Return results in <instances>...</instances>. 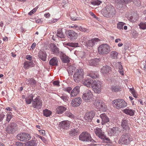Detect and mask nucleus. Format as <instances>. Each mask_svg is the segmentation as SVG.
<instances>
[{
    "instance_id": "obj_1",
    "label": "nucleus",
    "mask_w": 146,
    "mask_h": 146,
    "mask_svg": "<svg viewBox=\"0 0 146 146\" xmlns=\"http://www.w3.org/2000/svg\"><path fill=\"white\" fill-rule=\"evenodd\" d=\"M104 16L107 18H111L116 14V11L114 7L111 5H107L105 8Z\"/></svg>"
},
{
    "instance_id": "obj_2",
    "label": "nucleus",
    "mask_w": 146,
    "mask_h": 146,
    "mask_svg": "<svg viewBox=\"0 0 146 146\" xmlns=\"http://www.w3.org/2000/svg\"><path fill=\"white\" fill-rule=\"evenodd\" d=\"M94 131L96 136L102 139L104 142L107 143L110 142V139L106 137L105 133L102 131L101 129L96 127L94 129Z\"/></svg>"
},
{
    "instance_id": "obj_3",
    "label": "nucleus",
    "mask_w": 146,
    "mask_h": 146,
    "mask_svg": "<svg viewBox=\"0 0 146 146\" xmlns=\"http://www.w3.org/2000/svg\"><path fill=\"white\" fill-rule=\"evenodd\" d=\"M83 77V70L82 69H77L73 75V79L74 81L78 83L82 80Z\"/></svg>"
},
{
    "instance_id": "obj_4",
    "label": "nucleus",
    "mask_w": 146,
    "mask_h": 146,
    "mask_svg": "<svg viewBox=\"0 0 146 146\" xmlns=\"http://www.w3.org/2000/svg\"><path fill=\"white\" fill-rule=\"evenodd\" d=\"M132 139L130 137L129 134L128 133H125L121 136L119 142L121 144L127 145L129 143L130 141H132Z\"/></svg>"
},
{
    "instance_id": "obj_5",
    "label": "nucleus",
    "mask_w": 146,
    "mask_h": 146,
    "mask_svg": "<svg viewBox=\"0 0 146 146\" xmlns=\"http://www.w3.org/2000/svg\"><path fill=\"white\" fill-rule=\"evenodd\" d=\"M111 48L108 44H104L101 45L98 48V51L101 54H107L111 51Z\"/></svg>"
},
{
    "instance_id": "obj_6",
    "label": "nucleus",
    "mask_w": 146,
    "mask_h": 146,
    "mask_svg": "<svg viewBox=\"0 0 146 146\" xmlns=\"http://www.w3.org/2000/svg\"><path fill=\"white\" fill-rule=\"evenodd\" d=\"M112 104L114 107L118 109L123 108L127 106V103L124 100L121 99L113 100Z\"/></svg>"
},
{
    "instance_id": "obj_7",
    "label": "nucleus",
    "mask_w": 146,
    "mask_h": 146,
    "mask_svg": "<svg viewBox=\"0 0 146 146\" xmlns=\"http://www.w3.org/2000/svg\"><path fill=\"white\" fill-rule=\"evenodd\" d=\"M79 139L83 141L94 142V140L92 139L90 134L86 132L82 133L79 136Z\"/></svg>"
},
{
    "instance_id": "obj_8",
    "label": "nucleus",
    "mask_w": 146,
    "mask_h": 146,
    "mask_svg": "<svg viewBox=\"0 0 146 146\" xmlns=\"http://www.w3.org/2000/svg\"><path fill=\"white\" fill-rule=\"evenodd\" d=\"M18 129L17 124L14 122L10 123L6 128V131L9 134H13Z\"/></svg>"
},
{
    "instance_id": "obj_9",
    "label": "nucleus",
    "mask_w": 146,
    "mask_h": 146,
    "mask_svg": "<svg viewBox=\"0 0 146 146\" xmlns=\"http://www.w3.org/2000/svg\"><path fill=\"white\" fill-rule=\"evenodd\" d=\"M17 138L18 140L22 141H25L30 140L31 137L28 133H22L19 134L17 135Z\"/></svg>"
},
{
    "instance_id": "obj_10",
    "label": "nucleus",
    "mask_w": 146,
    "mask_h": 146,
    "mask_svg": "<svg viewBox=\"0 0 146 146\" xmlns=\"http://www.w3.org/2000/svg\"><path fill=\"white\" fill-rule=\"evenodd\" d=\"M93 97V94L91 91L89 90H87L85 91L83 94L82 99L85 102H89Z\"/></svg>"
},
{
    "instance_id": "obj_11",
    "label": "nucleus",
    "mask_w": 146,
    "mask_h": 146,
    "mask_svg": "<svg viewBox=\"0 0 146 146\" xmlns=\"http://www.w3.org/2000/svg\"><path fill=\"white\" fill-rule=\"evenodd\" d=\"M102 82L101 81L94 80L92 84V88L93 89L95 93H99L100 92Z\"/></svg>"
},
{
    "instance_id": "obj_12",
    "label": "nucleus",
    "mask_w": 146,
    "mask_h": 146,
    "mask_svg": "<svg viewBox=\"0 0 146 146\" xmlns=\"http://www.w3.org/2000/svg\"><path fill=\"white\" fill-rule=\"evenodd\" d=\"M42 101L38 96H37L33 100L32 106L34 108H40L42 106Z\"/></svg>"
},
{
    "instance_id": "obj_13",
    "label": "nucleus",
    "mask_w": 146,
    "mask_h": 146,
    "mask_svg": "<svg viewBox=\"0 0 146 146\" xmlns=\"http://www.w3.org/2000/svg\"><path fill=\"white\" fill-rule=\"evenodd\" d=\"M70 126V122L68 121H62L59 124L60 129L61 131L67 130Z\"/></svg>"
},
{
    "instance_id": "obj_14",
    "label": "nucleus",
    "mask_w": 146,
    "mask_h": 146,
    "mask_svg": "<svg viewBox=\"0 0 146 146\" xmlns=\"http://www.w3.org/2000/svg\"><path fill=\"white\" fill-rule=\"evenodd\" d=\"M95 115V114L94 111H91L86 113L84 118L86 121L90 122L94 116Z\"/></svg>"
},
{
    "instance_id": "obj_15",
    "label": "nucleus",
    "mask_w": 146,
    "mask_h": 146,
    "mask_svg": "<svg viewBox=\"0 0 146 146\" xmlns=\"http://www.w3.org/2000/svg\"><path fill=\"white\" fill-rule=\"evenodd\" d=\"M82 102V100L80 97L74 98L71 102V104L73 107H77L79 106Z\"/></svg>"
},
{
    "instance_id": "obj_16",
    "label": "nucleus",
    "mask_w": 146,
    "mask_h": 146,
    "mask_svg": "<svg viewBox=\"0 0 146 146\" xmlns=\"http://www.w3.org/2000/svg\"><path fill=\"white\" fill-rule=\"evenodd\" d=\"M67 35L68 37L72 40L76 39L78 36V33L73 30H68L67 32Z\"/></svg>"
},
{
    "instance_id": "obj_17",
    "label": "nucleus",
    "mask_w": 146,
    "mask_h": 146,
    "mask_svg": "<svg viewBox=\"0 0 146 146\" xmlns=\"http://www.w3.org/2000/svg\"><path fill=\"white\" fill-rule=\"evenodd\" d=\"M49 47L52 53L54 54H59L60 51L59 48L54 43H51L49 45Z\"/></svg>"
},
{
    "instance_id": "obj_18",
    "label": "nucleus",
    "mask_w": 146,
    "mask_h": 146,
    "mask_svg": "<svg viewBox=\"0 0 146 146\" xmlns=\"http://www.w3.org/2000/svg\"><path fill=\"white\" fill-rule=\"evenodd\" d=\"M102 119L101 123L102 125H105L109 121V118L105 113L101 114L100 115Z\"/></svg>"
},
{
    "instance_id": "obj_19",
    "label": "nucleus",
    "mask_w": 146,
    "mask_h": 146,
    "mask_svg": "<svg viewBox=\"0 0 146 146\" xmlns=\"http://www.w3.org/2000/svg\"><path fill=\"white\" fill-rule=\"evenodd\" d=\"M121 125L123 128V131L124 130L126 131H128L129 129L128 124V120L125 118L122 120Z\"/></svg>"
},
{
    "instance_id": "obj_20",
    "label": "nucleus",
    "mask_w": 146,
    "mask_h": 146,
    "mask_svg": "<svg viewBox=\"0 0 146 146\" xmlns=\"http://www.w3.org/2000/svg\"><path fill=\"white\" fill-rule=\"evenodd\" d=\"M119 133V131L118 127H113L110 129L108 132L109 134H110L111 135H117Z\"/></svg>"
},
{
    "instance_id": "obj_21",
    "label": "nucleus",
    "mask_w": 146,
    "mask_h": 146,
    "mask_svg": "<svg viewBox=\"0 0 146 146\" xmlns=\"http://www.w3.org/2000/svg\"><path fill=\"white\" fill-rule=\"evenodd\" d=\"M94 81L91 79H88L85 80L84 81H82V83L84 85L88 87L91 86L92 87Z\"/></svg>"
},
{
    "instance_id": "obj_22",
    "label": "nucleus",
    "mask_w": 146,
    "mask_h": 146,
    "mask_svg": "<svg viewBox=\"0 0 146 146\" xmlns=\"http://www.w3.org/2000/svg\"><path fill=\"white\" fill-rule=\"evenodd\" d=\"M98 40H99L98 38H92L91 40H89L86 42V45L88 46L92 47L94 45L96 42H97Z\"/></svg>"
},
{
    "instance_id": "obj_23",
    "label": "nucleus",
    "mask_w": 146,
    "mask_h": 146,
    "mask_svg": "<svg viewBox=\"0 0 146 146\" xmlns=\"http://www.w3.org/2000/svg\"><path fill=\"white\" fill-rule=\"evenodd\" d=\"M80 91V87L78 86H76L71 91L70 95L71 97H74L77 95Z\"/></svg>"
},
{
    "instance_id": "obj_24",
    "label": "nucleus",
    "mask_w": 146,
    "mask_h": 146,
    "mask_svg": "<svg viewBox=\"0 0 146 146\" xmlns=\"http://www.w3.org/2000/svg\"><path fill=\"white\" fill-rule=\"evenodd\" d=\"M100 61V59L99 58L92 59L89 61V63L90 65L96 66L98 64Z\"/></svg>"
},
{
    "instance_id": "obj_25",
    "label": "nucleus",
    "mask_w": 146,
    "mask_h": 146,
    "mask_svg": "<svg viewBox=\"0 0 146 146\" xmlns=\"http://www.w3.org/2000/svg\"><path fill=\"white\" fill-rule=\"evenodd\" d=\"M58 59L57 57H54L50 60L49 64L52 66H57L58 65Z\"/></svg>"
},
{
    "instance_id": "obj_26",
    "label": "nucleus",
    "mask_w": 146,
    "mask_h": 146,
    "mask_svg": "<svg viewBox=\"0 0 146 146\" xmlns=\"http://www.w3.org/2000/svg\"><path fill=\"white\" fill-rule=\"evenodd\" d=\"M111 70V68L109 66H104L101 69V72L104 74L108 73Z\"/></svg>"
},
{
    "instance_id": "obj_27",
    "label": "nucleus",
    "mask_w": 146,
    "mask_h": 146,
    "mask_svg": "<svg viewBox=\"0 0 146 146\" xmlns=\"http://www.w3.org/2000/svg\"><path fill=\"white\" fill-rule=\"evenodd\" d=\"M46 56L47 55L45 52L41 51L38 53V57L40 59L44 61H46Z\"/></svg>"
},
{
    "instance_id": "obj_28",
    "label": "nucleus",
    "mask_w": 146,
    "mask_h": 146,
    "mask_svg": "<svg viewBox=\"0 0 146 146\" xmlns=\"http://www.w3.org/2000/svg\"><path fill=\"white\" fill-rule=\"evenodd\" d=\"M79 133V129L78 128L72 129L69 131L70 135L72 136H76Z\"/></svg>"
},
{
    "instance_id": "obj_29",
    "label": "nucleus",
    "mask_w": 146,
    "mask_h": 146,
    "mask_svg": "<svg viewBox=\"0 0 146 146\" xmlns=\"http://www.w3.org/2000/svg\"><path fill=\"white\" fill-rule=\"evenodd\" d=\"M34 97V95L33 94L29 95L25 98L26 103L27 104H31L32 101H33V98Z\"/></svg>"
},
{
    "instance_id": "obj_30",
    "label": "nucleus",
    "mask_w": 146,
    "mask_h": 146,
    "mask_svg": "<svg viewBox=\"0 0 146 146\" xmlns=\"http://www.w3.org/2000/svg\"><path fill=\"white\" fill-rule=\"evenodd\" d=\"M34 66V63L31 61H27L25 62L24 64V67L26 69L33 67Z\"/></svg>"
},
{
    "instance_id": "obj_31",
    "label": "nucleus",
    "mask_w": 146,
    "mask_h": 146,
    "mask_svg": "<svg viewBox=\"0 0 146 146\" xmlns=\"http://www.w3.org/2000/svg\"><path fill=\"white\" fill-rule=\"evenodd\" d=\"M123 111L127 115L130 116H133L135 113V111L130 109H125L123 110Z\"/></svg>"
},
{
    "instance_id": "obj_32",
    "label": "nucleus",
    "mask_w": 146,
    "mask_h": 146,
    "mask_svg": "<svg viewBox=\"0 0 146 146\" xmlns=\"http://www.w3.org/2000/svg\"><path fill=\"white\" fill-rule=\"evenodd\" d=\"M88 74L90 77L93 79L98 78L99 77V75L97 72L91 71Z\"/></svg>"
},
{
    "instance_id": "obj_33",
    "label": "nucleus",
    "mask_w": 146,
    "mask_h": 146,
    "mask_svg": "<svg viewBox=\"0 0 146 146\" xmlns=\"http://www.w3.org/2000/svg\"><path fill=\"white\" fill-rule=\"evenodd\" d=\"M66 110V108L63 106H59L56 109V112L58 114H62Z\"/></svg>"
},
{
    "instance_id": "obj_34",
    "label": "nucleus",
    "mask_w": 146,
    "mask_h": 146,
    "mask_svg": "<svg viewBox=\"0 0 146 146\" xmlns=\"http://www.w3.org/2000/svg\"><path fill=\"white\" fill-rule=\"evenodd\" d=\"M29 86H33L35 85L36 82L35 80L32 78L29 79L26 82Z\"/></svg>"
},
{
    "instance_id": "obj_35",
    "label": "nucleus",
    "mask_w": 146,
    "mask_h": 146,
    "mask_svg": "<svg viewBox=\"0 0 146 146\" xmlns=\"http://www.w3.org/2000/svg\"><path fill=\"white\" fill-rule=\"evenodd\" d=\"M56 35L58 37L61 38H64L65 36L64 33L63 32L62 29H59Z\"/></svg>"
},
{
    "instance_id": "obj_36",
    "label": "nucleus",
    "mask_w": 146,
    "mask_h": 146,
    "mask_svg": "<svg viewBox=\"0 0 146 146\" xmlns=\"http://www.w3.org/2000/svg\"><path fill=\"white\" fill-rule=\"evenodd\" d=\"M61 59L62 61L64 63H68L70 61L68 57L64 54L62 55L61 57Z\"/></svg>"
},
{
    "instance_id": "obj_37",
    "label": "nucleus",
    "mask_w": 146,
    "mask_h": 146,
    "mask_svg": "<svg viewBox=\"0 0 146 146\" xmlns=\"http://www.w3.org/2000/svg\"><path fill=\"white\" fill-rule=\"evenodd\" d=\"M120 87L119 86L116 85L112 86L111 88V89L113 92H117L120 91Z\"/></svg>"
},
{
    "instance_id": "obj_38",
    "label": "nucleus",
    "mask_w": 146,
    "mask_h": 146,
    "mask_svg": "<svg viewBox=\"0 0 146 146\" xmlns=\"http://www.w3.org/2000/svg\"><path fill=\"white\" fill-rule=\"evenodd\" d=\"M70 16L72 20L75 21L78 20L77 19V14L75 11H73L70 13Z\"/></svg>"
},
{
    "instance_id": "obj_39",
    "label": "nucleus",
    "mask_w": 146,
    "mask_h": 146,
    "mask_svg": "<svg viewBox=\"0 0 146 146\" xmlns=\"http://www.w3.org/2000/svg\"><path fill=\"white\" fill-rule=\"evenodd\" d=\"M58 96L60 97L64 102H67L68 101L69 97L68 96L65 94H62L61 95H59Z\"/></svg>"
},
{
    "instance_id": "obj_40",
    "label": "nucleus",
    "mask_w": 146,
    "mask_h": 146,
    "mask_svg": "<svg viewBox=\"0 0 146 146\" xmlns=\"http://www.w3.org/2000/svg\"><path fill=\"white\" fill-rule=\"evenodd\" d=\"M118 53L115 51H112L110 53V56L111 58L116 59L117 58Z\"/></svg>"
},
{
    "instance_id": "obj_41",
    "label": "nucleus",
    "mask_w": 146,
    "mask_h": 146,
    "mask_svg": "<svg viewBox=\"0 0 146 146\" xmlns=\"http://www.w3.org/2000/svg\"><path fill=\"white\" fill-rule=\"evenodd\" d=\"M74 27L76 28V29L82 31L84 32H88V30L86 29L81 27H78L77 25H75Z\"/></svg>"
},
{
    "instance_id": "obj_42",
    "label": "nucleus",
    "mask_w": 146,
    "mask_h": 146,
    "mask_svg": "<svg viewBox=\"0 0 146 146\" xmlns=\"http://www.w3.org/2000/svg\"><path fill=\"white\" fill-rule=\"evenodd\" d=\"M106 108L107 106L103 102L102 103V104H101L98 108L100 110H101L104 111H106Z\"/></svg>"
},
{
    "instance_id": "obj_43",
    "label": "nucleus",
    "mask_w": 146,
    "mask_h": 146,
    "mask_svg": "<svg viewBox=\"0 0 146 146\" xmlns=\"http://www.w3.org/2000/svg\"><path fill=\"white\" fill-rule=\"evenodd\" d=\"M125 24L123 22H119L117 25V27L119 29H123V27Z\"/></svg>"
},
{
    "instance_id": "obj_44",
    "label": "nucleus",
    "mask_w": 146,
    "mask_h": 146,
    "mask_svg": "<svg viewBox=\"0 0 146 146\" xmlns=\"http://www.w3.org/2000/svg\"><path fill=\"white\" fill-rule=\"evenodd\" d=\"M28 146H36L37 143L34 141L31 140L27 143Z\"/></svg>"
},
{
    "instance_id": "obj_45",
    "label": "nucleus",
    "mask_w": 146,
    "mask_h": 146,
    "mask_svg": "<svg viewBox=\"0 0 146 146\" xmlns=\"http://www.w3.org/2000/svg\"><path fill=\"white\" fill-rule=\"evenodd\" d=\"M67 45L70 46L72 47H77L78 46V43H70L68 42L66 44Z\"/></svg>"
},
{
    "instance_id": "obj_46",
    "label": "nucleus",
    "mask_w": 146,
    "mask_h": 146,
    "mask_svg": "<svg viewBox=\"0 0 146 146\" xmlns=\"http://www.w3.org/2000/svg\"><path fill=\"white\" fill-rule=\"evenodd\" d=\"M51 114V111L47 110H45L43 111V114L46 117H47L49 116Z\"/></svg>"
},
{
    "instance_id": "obj_47",
    "label": "nucleus",
    "mask_w": 146,
    "mask_h": 146,
    "mask_svg": "<svg viewBox=\"0 0 146 146\" xmlns=\"http://www.w3.org/2000/svg\"><path fill=\"white\" fill-rule=\"evenodd\" d=\"M102 2L99 0H95V1L91 2L92 5H99Z\"/></svg>"
},
{
    "instance_id": "obj_48",
    "label": "nucleus",
    "mask_w": 146,
    "mask_h": 146,
    "mask_svg": "<svg viewBox=\"0 0 146 146\" xmlns=\"http://www.w3.org/2000/svg\"><path fill=\"white\" fill-rule=\"evenodd\" d=\"M96 106L98 108L103 102L102 101L99 100H96Z\"/></svg>"
},
{
    "instance_id": "obj_49",
    "label": "nucleus",
    "mask_w": 146,
    "mask_h": 146,
    "mask_svg": "<svg viewBox=\"0 0 146 146\" xmlns=\"http://www.w3.org/2000/svg\"><path fill=\"white\" fill-rule=\"evenodd\" d=\"M6 121L8 122H9L12 117V115L11 114H7L6 115Z\"/></svg>"
},
{
    "instance_id": "obj_50",
    "label": "nucleus",
    "mask_w": 146,
    "mask_h": 146,
    "mask_svg": "<svg viewBox=\"0 0 146 146\" xmlns=\"http://www.w3.org/2000/svg\"><path fill=\"white\" fill-rule=\"evenodd\" d=\"M140 27V28L143 29H146V23L145 22H143L141 23Z\"/></svg>"
},
{
    "instance_id": "obj_51",
    "label": "nucleus",
    "mask_w": 146,
    "mask_h": 146,
    "mask_svg": "<svg viewBox=\"0 0 146 146\" xmlns=\"http://www.w3.org/2000/svg\"><path fill=\"white\" fill-rule=\"evenodd\" d=\"M71 90L72 88L71 87H68L67 88H64L63 89V90L64 91L70 93Z\"/></svg>"
},
{
    "instance_id": "obj_52",
    "label": "nucleus",
    "mask_w": 146,
    "mask_h": 146,
    "mask_svg": "<svg viewBox=\"0 0 146 146\" xmlns=\"http://www.w3.org/2000/svg\"><path fill=\"white\" fill-rule=\"evenodd\" d=\"M66 115L67 116L73 118L74 117V115H73L70 112H69L67 111L66 113Z\"/></svg>"
},
{
    "instance_id": "obj_53",
    "label": "nucleus",
    "mask_w": 146,
    "mask_h": 146,
    "mask_svg": "<svg viewBox=\"0 0 146 146\" xmlns=\"http://www.w3.org/2000/svg\"><path fill=\"white\" fill-rule=\"evenodd\" d=\"M37 137L41 139L44 142H45L46 141V139L44 137L41 136L39 135H38Z\"/></svg>"
},
{
    "instance_id": "obj_54",
    "label": "nucleus",
    "mask_w": 146,
    "mask_h": 146,
    "mask_svg": "<svg viewBox=\"0 0 146 146\" xmlns=\"http://www.w3.org/2000/svg\"><path fill=\"white\" fill-rule=\"evenodd\" d=\"M36 10V8H35L33 9L30 12H29L28 13L29 15H31L33 14L34 13H35Z\"/></svg>"
},
{
    "instance_id": "obj_55",
    "label": "nucleus",
    "mask_w": 146,
    "mask_h": 146,
    "mask_svg": "<svg viewBox=\"0 0 146 146\" xmlns=\"http://www.w3.org/2000/svg\"><path fill=\"white\" fill-rule=\"evenodd\" d=\"M60 82L58 80H56L54 81L53 82V84L54 86H59Z\"/></svg>"
},
{
    "instance_id": "obj_56",
    "label": "nucleus",
    "mask_w": 146,
    "mask_h": 146,
    "mask_svg": "<svg viewBox=\"0 0 146 146\" xmlns=\"http://www.w3.org/2000/svg\"><path fill=\"white\" fill-rule=\"evenodd\" d=\"M119 1L123 2V1L125 3H128L131 2L132 0H118Z\"/></svg>"
},
{
    "instance_id": "obj_57",
    "label": "nucleus",
    "mask_w": 146,
    "mask_h": 146,
    "mask_svg": "<svg viewBox=\"0 0 146 146\" xmlns=\"http://www.w3.org/2000/svg\"><path fill=\"white\" fill-rule=\"evenodd\" d=\"M40 134L43 135H44L45 134V131L44 130H40L39 131Z\"/></svg>"
},
{
    "instance_id": "obj_58",
    "label": "nucleus",
    "mask_w": 146,
    "mask_h": 146,
    "mask_svg": "<svg viewBox=\"0 0 146 146\" xmlns=\"http://www.w3.org/2000/svg\"><path fill=\"white\" fill-rule=\"evenodd\" d=\"M5 115L4 114H0V122L2 121L3 118H4Z\"/></svg>"
},
{
    "instance_id": "obj_59",
    "label": "nucleus",
    "mask_w": 146,
    "mask_h": 146,
    "mask_svg": "<svg viewBox=\"0 0 146 146\" xmlns=\"http://www.w3.org/2000/svg\"><path fill=\"white\" fill-rule=\"evenodd\" d=\"M26 58L29 60H31L32 59V57L30 56V55H27L26 56Z\"/></svg>"
},
{
    "instance_id": "obj_60",
    "label": "nucleus",
    "mask_w": 146,
    "mask_h": 146,
    "mask_svg": "<svg viewBox=\"0 0 146 146\" xmlns=\"http://www.w3.org/2000/svg\"><path fill=\"white\" fill-rule=\"evenodd\" d=\"M36 45V43L35 42L33 43L31 46V49H32V50L33 49L35 48Z\"/></svg>"
},
{
    "instance_id": "obj_61",
    "label": "nucleus",
    "mask_w": 146,
    "mask_h": 146,
    "mask_svg": "<svg viewBox=\"0 0 146 146\" xmlns=\"http://www.w3.org/2000/svg\"><path fill=\"white\" fill-rule=\"evenodd\" d=\"M44 16L46 18H49L50 16V14L49 13H47L44 15Z\"/></svg>"
},
{
    "instance_id": "obj_62",
    "label": "nucleus",
    "mask_w": 146,
    "mask_h": 146,
    "mask_svg": "<svg viewBox=\"0 0 146 146\" xmlns=\"http://www.w3.org/2000/svg\"><path fill=\"white\" fill-rule=\"evenodd\" d=\"M90 15L92 16L94 18H96L97 17L92 12H90Z\"/></svg>"
},
{
    "instance_id": "obj_63",
    "label": "nucleus",
    "mask_w": 146,
    "mask_h": 146,
    "mask_svg": "<svg viewBox=\"0 0 146 146\" xmlns=\"http://www.w3.org/2000/svg\"><path fill=\"white\" fill-rule=\"evenodd\" d=\"M16 144L17 146H22V144L19 142H17Z\"/></svg>"
},
{
    "instance_id": "obj_64",
    "label": "nucleus",
    "mask_w": 146,
    "mask_h": 146,
    "mask_svg": "<svg viewBox=\"0 0 146 146\" xmlns=\"http://www.w3.org/2000/svg\"><path fill=\"white\" fill-rule=\"evenodd\" d=\"M118 68L119 70H123V66L119 64L118 66Z\"/></svg>"
}]
</instances>
